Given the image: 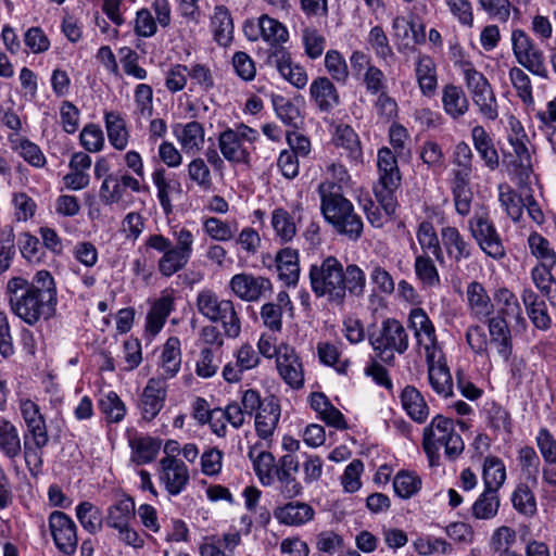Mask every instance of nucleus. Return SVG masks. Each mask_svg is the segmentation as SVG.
Returning a JSON list of instances; mask_svg holds the SVG:
<instances>
[{
    "label": "nucleus",
    "mask_w": 556,
    "mask_h": 556,
    "mask_svg": "<svg viewBox=\"0 0 556 556\" xmlns=\"http://www.w3.org/2000/svg\"><path fill=\"white\" fill-rule=\"evenodd\" d=\"M230 290L245 302H255L271 292L273 285L268 278L251 274H237L229 281Z\"/></svg>",
    "instance_id": "nucleus-12"
},
{
    "label": "nucleus",
    "mask_w": 556,
    "mask_h": 556,
    "mask_svg": "<svg viewBox=\"0 0 556 556\" xmlns=\"http://www.w3.org/2000/svg\"><path fill=\"white\" fill-rule=\"evenodd\" d=\"M501 500L498 491L485 489L477 497L471 506V514L476 519L490 520L493 519L500 509Z\"/></svg>",
    "instance_id": "nucleus-33"
},
{
    "label": "nucleus",
    "mask_w": 556,
    "mask_h": 556,
    "mask_svg": "<svg viewBox=\"0 0 556 556\" xmlns=\"http://www.w3.org/2000/svg\"><path fill=\"white\" fill-rule=\"evenodd\" d=\"M519 462L526 479L533 486L538 484V473L540 468V458L533 447L525 446L519 451Z\"/></svg>",
    "instance_id": "nucleus-60"
},
{
    "label": "nucleus",
    "mask_w": 556,
    "mask_h": 556,
    "mask_svg": "<svg viewBox=\"0 0 556 556\" xmlns=\"http://www.w3.org/2000/svg\"><path fill=\"white\" fill-rule=\"evenodd\" d=\"M218 147L223 156L229 162L247 163L249 152L232 128H227L218 136Z\"/></svg>",
    "instance_id": "nucleus-25"
},
{
    "label": "nucleus",
    "mask_w": 556,
    "mask_h": 556,
    "mask_svg": "<svg viewBox=\"0 0 556 556\" xmlns=\"http://www.w3.org/2000/svg\"><path fill=\"white\" fill-rule=\"evenodd\" d=\"M275 518L286 526H301L313 519L314 509L306 503L290 502L274 511Z\"/></svg>",
    "instance_id": "nucleus-26"
},
{
    "label": "nucleus",
    "mask_w": 556,
    "mask_h": 556,
    "mask_svg": "<svg viewBox=\"0 0 556 556\" xmlns=\"http://www.w3.org/2000/svg\"><path fill=\"white\" fill-rule=\"evenodd\" d=\"M254 471L263 485H271L275 481V457L267 451H260L253 465Z\"/></svg>",
    "instance_id": "nucleus-58"
},
{
    "label": "nucleus",
    "mask_w": 556,
    "mask_h": 556,
    "mask_svg": "<svg viewBox=\"0 0 556 556\" xmlns=\"http://www.w3.org/2000/svg\"><path fill=\"white\" fill-rule=\"evenodd\" d=\"M482 480L485 489L500 491L506 480V467L501 458L493 455L484 458Z\"/></svg>",
    "instance_id": "nucleus-35"
},
{
    "label": "nucleus",
    "mask_w": 556,
    "mask_h": 556,
    "mask_svg": "<svg viewBox=\"0 0 556 556\" xmlns=\"http://www.w3.org/2000/svg\"><path fill=\"white\" fill-rule=\"evenodd\" d=\"M509 80L520 100L525 104H532L534 100L529 75L520 67L514 66L509 70Z\"/></svg>",
    "instance_id": "nucleus-54"
},
{
    "label": "nucleus",
    "mask_w": 556,
    "mask_h": 556,
    "mask_svg": "<svg viewBox=\"0 0 556 556\" xmlns=\"http://www.w3.org/2000/svg\"><path fill=\"white\" fill-rule=\"evenodd\" d=\"M511 46L513 53L519 65L540 78H548L544 52L526 31L522 29L513 30Z\"/></svg>",
    "instance_id": "nucleus-7"
},
{
    "label": "nucleus",
    "mask_w": 556,
    "mask_h": 556,
    "mask_svg": "<svg viewBox=\"0 0 556 556\" xmlns=\"http://www.w3.org/2000/svg\"><path fill=\"white\" fill-rule=\"evenodd\" d=\"M211 27L215 41L223 47L231 43L233 38V23L229 11L225 7H216L211 20Z\"/></svg>",
    "instance_id": "nucleus-32"
},
{
    "label": "nucleus",
    "mask_w": 556,
    "mask_h": 556,
    "mask_svg": "<svg viewBox=\"0 0 556 556\" xmlns=\"http://www.w3.org/2000/svg\"><path fill=\"white\" fill-rule=\"evenodd\" d=\"M369 342L376 356L387 364L393 362L395 353L402 354L408 348L405 328L393 318L383 320L380 329L369 334Z\"/></svg>",
    "instance_id": "nucleus-6"
},
{
    "label": "nucleus",
    "mask_w": 556,
    "mask_h": 556,
    "mask_svg": "<svg viewBox=\"0 0 556 556\" xmlns=\"http://www.w3.org/2000/svg\"><path fill=\"white\" fill-rule=\"evenodd\" d=\"M280 418V406L275 397L265 399L262 409L255 414V430L262 440H269Z\"/></svg>",
    "instance_id": "nucleus-20"
},
{
    "label": "nucleus",
    "mask_w": 556,
    "mask_h": 556,
    "mask_svg": "<svg viewBox=\"0 0 556 556\" xmlns=\"http://www.w3.org/2000/svg\"><path fill=\"white\" fill-rule=\"evenodd\" d=\"M317 191L320 197V211L326 222L338 233L353 241L359 239L364 225L361 216L355 213L352 202L333 185L319 184Z\"/></svg>",
    "instance_id": "nucleus-2"
},
{
    "label": "nucleus",
    "mask_w": 556,
    "mask_h": 556,
    "mask_svg": "<svg viewBox=\"0 0 556 556\" xmlns=\"http://www.w3.org/2000/svg\"><path fill=\"white\" fill-rule=\"evenodd\" d=\"M528 247L531 255L538 260V264H556V251L542 235L532 232L528 237Z\"/></svg>",
    "instance_id": "nucleus-46"
},
{
    "label": "nucleus",
    "mask_w": 556,
    "mask_h": 556,
    "mask_svg": "<svg viewBox=\"0 0 556 556\" xmlns=\"http://www.w3.org/2000/svg\"><path fill=\"white\" fill-rule=\"evenodd\" d=\"M180 341L177 337H170L166 340L162 349L159 364V378L162 379L164 382L167 379L174 378L180 370Z\"/></svg>",
    "instance_id": "nucleus-19"
},
{
    "label": "nucleus",
    "mask_w": 556,
    "mask_h": 556,
    "mask_svg": "<svg viewBox=\"0 0 556 556\" xmlns=\"http://www.w3.org/2000/svg\"><path fill=\"white\" fill-rule=\"evenodd\" d=\"M271 226L280 242L291 241L296 233L293 217L283 208H275L271 213Z\"/></svg>",
    "instance_id": "nucleus-42"
},
{
    "label": "nucleus",
    "mask_w": 556,
    "mask_h": 556,
    "mask_svg": "<svg viewBox=\"0 0 556 556\" xmlns=\"http://www.w3.org/2000/svg\"><path fill=\"white\" fill-rule=\"evenodd\" d=\"M130 445L134 452V460L137 464H148L156 457L161 442L150 437H139L132 439Z\"/></svg>",
    "instance_id": "nucleus-44"
},
{
    "label": "nucleus",
    "mask_w": 556,
    "mask_h": 556,
    "mask_svg": "<svg viewBox=\"0 0 556 556\" xmlns=\"http://www.w3.org/2000/svg\"><path fill=\"white\" fill-rule=\"evenodd\" d=\"M309 94L320 111L328 112L340 103L339 92L327 77H317L309 87Z\"/></svg>",
    "instance_id": "nucleus-21"
},
{
    "label": "nucleus",
    "mask_w": 556,
    "mask_h": 556,
    "mask_svg": "<svg viewBox=\"0 0 556 556\" xmlns=\"http://www.w3.org/2000/svg\"><path fill=\"white\" fill-rule=\"evenodd\" d=\"M325 67L329 75L338 83L345 84L349 78V68L344 58L337 50H329L325 56Z\"/></svg>",
    "instance_id": "nucleus-59"
},
{
    "label": "nucleus",
    "mask_w": 556,
    "mask_h": 556,
    "mask_svg": "<svg viewBox=\"0 0 556 556\" xmlns=\"http://www.w3.org/2000/svg\"><path fill=\"white\" fill-rule=\"evenodd\" d=\"M173 306L174 299L170 294H163L153 303L147 316L146 329L149 333L155 336L161 331L173 311Z\"/></svg>",
    "instance_id": "nucleus-31"
},
{
    "label": "nucleus",
    "mask_w": 556,
    "mask_h": 556,
    "mask_svg": "<svg viewBox=\"0 0 556 556\" xmlns=\"http://www.w3.org/2000/svg\"><path fill=\"white\" fill-rule=\"evenodd\" d=\"M212 323H220L227 338L236 339L241 333V319L231 300L227 299L220 313L216 315Z\"/></svg>",
    "instance_id": "nucleus-39"
},
{
    "label": "nucleus",
    "mask_w": 556,
    "mask_h": 556,
    "mask_svg": "<svg viewBox=\"0 0 556 556\" xmlns=\"http://www.w3.org/2000/svg\"><path fill=\"white\" fill-rule=\"evenodd\" d=\"M257 27L264 40L273 43H281L288 40L287 28L277 20L263 15L258 20Z\"/></svg>",
    "instance_id": "nucleus-52"
},
{
    "label": "nucleus",
    "mask_w": 556,
    "mask_h": 556,
    "mask_svg": "<svg viewBox=\"0 0 556 556\" xmlns=\"http://www.w3.org/2000/svg\"><path fill=\"white\" fill-rule=\"evenodd\" d=\"M99 408L109 422H119L126 415V406L114 391L102 395L99 401Z\"/></svg>",
    "instance_id": "nucleus-47"
},
{
    "label": "nucleus",
    "mask_w": 556,
    "mask_h": 556,
    "mask_svg": "<svg viewBox=\"0 0 556 556\" xmlns=\"http://www.w3.org/2000/svg\"><path fill=\"white\" fill-rule=\"evenodd\" d=\"M161 481L172 495L180 494L189 482V470L186 464L175 456H165L160 460Z\"/></svg>",
    "instance_id": "nucleus-15"
},
{
    "label": "nucleus",
    "mask_w": 556,
    "mask_h": 556,
    "mask_svg": "<svg viewBox=\"0 0 556 556\" xmlns=\"http://www.w3.org/2000/svg\"><path fill=\"white\" fill-rule=\"evenodd\" d=\"M472 143L484 165L490 170H495L498 167V154L493 144V141L486 130L477 125L471 129Z\"/></svg>",
    "instance_id": "nucleus-27"
},
{
    "label": "nucleus",
    "mask_w": 556,
    "mask_h": 556,
    "mask_svg": "<svg viewBox=\"0 0 556 556\" xmlns=\"http://www.w3.org/2000/svg\"><path fill=\"white\" fill-rule=\"evenodd\" d=\"M467 306L470 315L478 320H486L493 312L494 305L485 288L478 281H471L466 288Z\"/></svg>",
    "instance_id": "nucleus-18"
},
{
    "label": "nucleus",
    "mask_w": 556,
    "mask_h": 556,
    "mask_svg": "<svg viewBox=\"0 0 556 556\" xmlns=\"http://www.w3.org/2000/svg\"><path fill=\"white\" fill-rule=\"evenodd\" d=\"M530 482H520L511 494L514 508L525 516H533L536 513V501Z\"/></svg>",
    "instance_id": "nucleus-38"
},
{
    "label": "nucleus",
    "mask_w": 556,
    "mask_h": 556,
    "mask_svg": "<svg viewBox=\"0 0 556 556\" xmlns=\"http://www.w3.org/2000/svg\"><path fill=\"white\" fill-rule=\"evenodd\" d=\"M0 450L9 458L20 455L22 446L16 427L0 418Z\"/></svg>",
    "instance_id": "nucleus-40"
},
{
    "label": "nucleus",
    "mask_w": 556,
    "mask_h": 556,
    "mask_svg": "<svg viewBox=\"0 0 556 556\" xmlns=\"http://www.w3.org/2000/svg\"><path fill=\"white\" fill-rule=\"evenodd\" d=\"M193 417L204 424V422H211V426L213 428V431L218 435H225L226 432V426L225 424L217 425V417L218 415H214V409L210 410L207 402L202 399L198 397L193 403Z\"/></svg>",
    "instance_id": "nucleus-61"
},
{
    "label": "nucleus",
    "mask_w": 556,
    "mask_h": 556,
    "mask_svg": "<svg viewBox=\"0 0 556 556\" xmlns=\"http://www.w3.org/2000/svg\"><path fill=\"white\" fill-rule=\"evenodd\" d=\"M174 238L175 245L170 239L160 233L150 235L146 241L147 248L163 254L157 262V269L164 277H172L182 270L192 255L194 237L189 229L175 231Z\"/></svg>",
    "instance_id": "nucleus-3"
},
{
    "label": "nucleus",
    "mask_w": 556,
    "mask_h": 556,
    "mask_svg": "<svg viewBox=\"0 0 556 556\" xmlns=\"http://www.w3.org/2000/svg\"><path fill=\"white\" fill-rule=\"evenodd\" d=\"M556 264H536L530 273L531 280L543 296L556 306V278L552 274Z\"/></svg>",
    "instance_id": "nucleus-28"
},
{
    "label": "nucleus",
    "mask_w": 556,
    "mask_h": 556,
    "mask_svg": "<svg viewBox=\"0 0 556 556\" xmlns=\"http://www.w3.org/2000/svg\"><path fill=\"white\" fill-rule=\"evenodd\" d=\"M459 66L470 96L491 87L486 77L470 61H462Z\"/></svg>",
    "instance_id": "nucleus-55"
},
{
    "label": "nucleus",
    "mask_w": 556,
    "mask_h": 556,
    "mask_svg": "<svg viewBox=\"0 0 556 556\" xmlns=\"http://www.w3.org/2000/svg\"><path fill=\"white\" fill-rule=\"evenodd\" d=\"M377 166L379 170V182L389 186L400 185L401 177L396 159L390 149L383 148L379 150Z\"/></svg>",
    "instance_id": "nucleus-36"
},
{
    "label": "nucleus",
    "mask_w": 556,
    "mask_h": 556,
    "mask_svg": "<svg viewBox=\"0 0 556 556\" xmlns=\"http://www.w3.org/2000/svg\"><path fill=\"white\" fill-rule=\"evenodd\" d=\"M127 189L139 192V180L128 174L106 176L101 184L99 197L104 205L117 204L124 200Z\"/></svg>",
    "instance_id": "nucleus-14"
},
{
    "label": "nucleus",
    "mask_w": 556,
    "mask_h": 556,
    "mask_svg": "<svg viewBox=\"0 0 556 556\" xmlns=\"http://www.w3.org/2000/svg\"><path fill=\"white\" fill-rule=\"evenodd\" d=\"M76 516L85 530L96 533L102 528V516L98 507L90 502H81L76 507Z\"/></svg>",
    "instance_id": "nucleus-51"
},
{
    "label": "nucleus",
    "mask_w": 556,
    "mask_h": 556,
    "mask_svg": "<svg viewBox=\"0 0 556 556\" xmlns=\"http://www.w3.org/2000/svg\"><path fill=\"white\" fill-rule=\"evenodd\" d=\"M442 104L445 113L457 119L469 110V100L460 86L447 84L442 90Z\"/></svg>",
    "instance_id": "nucleus-24"
},
{
    "label": "nucleus",
    "mask_w": 556,
    "mask_h": 556,
    "mask_svg": "<svg viewBox=\"0 0 556 556\" xmlns=\"http://www.w3.org/2000/svg\"><path fill=\"white\" fill-rule=\"evenodd\" d=\"M419 345L425 349L429 382L432 388L445 396L452 394L453 380L445 356L438 345L435 328L425 311L419 308Z\"/></svg>",
    "instance_id": "nucleus-4"
},
{
    "label": "nucleus",
    "mask_w": 556,
    "mask_h": 556,
    "mask_svg": "<svg viewBox=\"0 0 556 556\" xmlns=\"http://www.w3.org/2000/svg\"><path fill=\"white\" fill-rule=\"evenodd\" d=\"M299 471V462L291 455L287 454L280 457L275 469V477L280 484L279 491L285 498H293L301 494L302 485L293 476Z\"/></svg>",
    "instance_id": "nucleus-16"
},
{
    "label": "nucleus",
    "mask_w": 556,
    "mask_h": 556,
    "mask_svg": "<svg viewBox=\"0 0 556 556\" xmlns=\"http://www.w3.org/2000/svg\"><path fill=\"white\" fill-rule=\"evenodd\" d=\"M5 296L11 312L28 326L48 321L56 314L58 290L48 270L37 271L31 281L23 277L10 278Z\"/></svg>",
    "instance_id": "nucleus-1"
},
{
    "label": "nucleus",
    "mask_w": 556,
    "mask_h": 556,
    "mask_svg": "<svg viewBox=\"0 0 556 556\" xmlns=\"http://www.w3.org/2000/svg\"><path fill=\"white\" fill-rule=\"evenodd\" d=\"M305 53L308 58L315 60L319 58L326 47L325 37L314 28H305L302 35Z\"/></svg>",
    "instance_id": "nucleus-62"
},
{
    "label": "nucleus",
    "mask_w": 556,
    "mask_h": 556,
    "mask_svg": "<svg viewBox=\"0 0 556 556\" xmlns=\"http://www.w3.org/2000/svg\"><path fill=\"white\" fill-rule=\"evenodd\" d=\"M419 89L427 98L437 96V68L434 62L429 56L419 58Z\"/></svg>",
    "instance_id": "nucleus-41"
},
{
    "label": "nucleus",
    "mask_w": 556,
    "mask_h": 556,
    "mask_svg": "<svg viewBox=\"0 0 556 556\" xmlns=\"http://www.w3.org/2000/svg\"><path fill=\"white\" fill-rule=\"evenodd\" d=\"M309 281L313 292L318 298H327L330 302L342 303L345 298V275L342 264L328 256L320 264L309 269Z\"/></svg>",
    "instance_id": "nucleus-5"
},
{
    "label": "nucleus",
    "mask_w": 556,
    "mask_h": 556,
    "mask_svg": "<svg viewBox=\"0 0 556 556\" xmlns=\"http://www.w3.org/2000/svg\"><path fill=\"white\" fill-rule=\"evenodd\" d=\"M279 278L288 286H294L300 276L299 254L291 248H285L276 255Z\"/></svg>",
    "instance_id": "nucleus-30"
},
{
    "label": "nucleus",
    "mask_w": 556,
    "mask_h": 556,
    "mask_svg": "<svg viewBox=\"0 0 556 556\" xmlns=\"http://www.w3.org/2000/svg\"><path fill=\"white\" fill-rule=\"evenodd\" d=\"M471 236L480 249L494 260L505 256V248L492 220L486 215H475L469 220Z\"/></svg>",
    "instance_id": "nucleus-8"
},
{
    "label": "nucleus",
    "mask_w": 556,
    "mask_h": 556,
    "mask_svg": "<svg viewBox=\"0 0 556 556\" xmlns=\"http://www.w3.org/2000/svg\"><path fill=\"white\" fill-rule=\"evenodd\" d=\"M175 134L186 153L200 151L204 143V129L199 122H189L181 127L180 131L176 128Z\"/></svg>",
    "instance_id": "nucleus-34"
},
{
    "label": "nucleus",
    "mask_w": 556,
    "mask_h": 556,
    "mask_svg": "<svg viewBox=\"0 0 556 556\" xmlns=\"http://www.w3.org/2000/svg\"><path fill=\"white\" fill-rule=\"evenodd\" d=\"M494 300L498 305L497 315L504 317H514L517 321H523L521 317V307L517 296L507 288H501L494 294Z\"/></svg>",
    "instance_id": "nucleus-48"
},
{
    "label": "nucleus",
    "mask_w": 556,
    "mask_h": 556,
    "mask_svg": "<svg viewBox=\"0 0 556 556\" xmlns=\"http://www.w3.org/2000/svg\"><path fill=\"white\" fill-rule=\"evenodd\" d=\"M105 126L110 143L117 150H124L128 144L126 123L117 112L105 113Z\"/></svg>",
    "instance_id": "nucleus-37"
},
{
    "label": "nucleus",
    "mask_w": 556,
    "mask_h": 556,
    "mask_svg": "<svg viewBox=\"0 0 556 556\" xmlns=\"http://www.w3.org/2000/svg\"><path fill=\"white\" fill-rule=\"evenodd\" d=\"M266 65L278 71L280 76L298 89L307 85L308 76L306 71L298 63H294L291 54L283 47H275L266 59Z\"/></svg>",
    "instance_id": "nucleus-9"
},
{
    "label": "nucleus",
    "mask_w": 556,
    "mask_h": 556,
    "mask_svg": "<svg viewBox=\"0 0 556 556\" xmlns=\"http://www.w3.org/2000/svg\"><path fill=\"white\" fill-rule=\"evenodd\" d=\"M498 200L507 215L514 222H518L522 215L523 206L526 205L521 197L509 185L501 184L498 186Z\"/></svg>",
    "instance_id": "nucleus-45"
},
{
    "label": "nucleus",
    "mask_w": 556,
    "mask_h": 556,
    "mask_svg": "<svg viewBox=\"0 0 556 556\" xmlns=\"http://www.w3.org/2000/svg\"><path fill=\"white\" fill-rule=\"evenodd\" d=\"M393 37L401 52L413 54L416 51L417 31L413 15L399 16L393 21Z\"/></svg>",
    "instance_id": "nucleus-23"
},
{
    "label": "nucleus",
    "mask_w": 556,
    "mask_h": 556,
    "mask_svg": "<svg viewBox=\"0 0 556 556\" xmlns=\"http://www.w3.org/2000/svg\"><path fill=\"white\" fill-rule=\"evenodd\" d=\"M276 367L281 379L292 389H300L304 384V369L301 358L294 348L280 343Z\"/></svg>",
    "instance_id": "nucleus-11"
},
{
    "label": "nucleus",
    "mask_w": 556,
    "mask_h": 556,
    "mask_svg": "<svg viewBox=\"0 0 556 556\" xmlns=\"http://www.w3.org/2000/svg\"><path fill=\"white\" fill-rule=\"evenodd\" d=\"M187 168L189 179L195 182L200 189L203 191H208L212 189L213 181L211 170L203 159H193L188 164Z\"/></svg>",
    "instance_id": "nucleus-57"
},
{
    "label": "nucleus",
    "mask_w": 556,
    "mask_h": 556,
    "mask_svg": "<svg viewBox=\"0 0 556 556\" xmlns=\"http://www.w3.org/2000/svg\"><path fill=\"white\" fill-rule=\"evenodd\" d=\"M442 241L448 254L453 255L457 262L469 257L470 253L467 242L455 227H445L442 229Z\"/></svg>",
    "instance_id": "nucleus-49"
},
{
    "label": "nucleus",
    "mask_w": 556,
    "mask_h": 556,
    "mask_svg": "<svg viewBox=\"0 0 556 556\" xmlns=\"http://www.w3.org/2000/svg\"><path fill=\"white\" fill-rule=\"evenodd\" d=\"M80 143L89 152H99L104 144V136L96 124L86 125L80 132Z\"/></svg>",
    "instance_id": "nucleus-64"
},
{
    "label": "nucleus",
    "mask_w": 556,
    "mask_h": 556,
    "mask_svg": "<svg viewBox=\"0 0 556 556\" xmlns=\"http://www.w3.org/2000/svg\"><path fill=\"white\" fill-rule=\"evenodd\" d=\"M136 516L135 502L130 496H123L108 508L105 522L115 530L130 523Z\"/></svg>",
    "instance_id": "nucleus-29"
},
{
    "label": "nucleus",
    "mask_w": 556,
    "mask_h": 556,
    "mask_svg": "<svg viewBox=\"0 0 556 556\" xmlns=\"http://www.w3.org/2000/svg\"><path fill=\"white\" fill-rule=\"evenodd\" d=\"M459 66L470 96L491 87L486 77L470 61H462Z\"/></svg>",
    "instance_id": "nucleus-56"
},
{
    "label": "nucleus",
    "mask_w": 556,
    "mask_h": 556,
    "mask_svg": "<svg viewBox=\"0 0 556 556\" xmlns=\"http://www.w3.org/2000/svg\"><path fill=\"white\" fill-rule=\"evenodd\" d=\"M49 527L56 548L65 555H73L78 539L76 525L71 517L62 511H53L49 517Z\"/></svg>",
    "instance_id": "nucleus-10"
},
{
    "label": "nucleus",
    "mask_w": 556,
    "mask_h": 556,
    "mask_svg": "<svg viewBox=\"0 0 556 556\" xmlns=\"http://www.w3.org/2000/svg\"><path fill=\"white\" fill-rule=\"evenodd\" d=\"M479 113L489 121L498 117V104L492 86L471 96Z\"/></svg>",
    "instance_id": "nucleus-53"
},
{
    "label": "nucleus",
    "mask_w": 556,
    "mask_h": 556,
    "mask_svg": "<svg viewBox=\"0 0 556 556\" xmlns=\"http://www.w3.org/2000/svg\"><path fill=\"white\" fill-rule=\"evenodd\" d=\"M453 421L442 416H437L424 430L422 447L428 456L430 466H438L440 459V447L443 446L445 438L451 434Z\"/></svg>",
    "instance_id": "nucleus-13"
},
{
    "label": "nucleus",
    "mask_w": 556,
    "mask_h": 556,
    "mask_svg": "<svg viewBox=\"0 0 556 556\" xmlns=\"http://www.w3.org/2000/svg\"><path fill=\"white\" fill-rule=\"evenodd\" d=\"M166 397V384L160 378L148 380L140 400L142 416L147 420H152L162 409Z\"/></svg>",
    "instance_id": "nucleus-17"
},
{
    "label": "nucleus",
    "mask_w": 556,
    "mask_h": 556,
    "mask_svg": "<svg viewBox=\"0 0 556 556\" xmlns=\"http://www.w3.org/2000/svg\"><path fill=\"white\" fill-rule=\"evenodd\" d=\"M486 319L491 344H494L498 355L504 361H507L511 354V339L507 317L496 314L495 316Z\"/></svg>",
    "instance_id": "nucleus-22"
},
{
    "label": "nucleus",
    "mask_w": 556,
    "mask_h": 556,
    "mask_svg": "<svg viewBox=\"0 0 556 556\" xmlns=\"http://www.w3.org/2000/svg\"><path fill=\"white\" fill-rule=\"evenodd\" d=\"M226 301L227 299H219L214 291L203 289L197 294L195 306L203 317L213 321Z\"/></svg>",
    "instance_id": "nucleus-43"
},
{
    "label": "nucleus",
    "mask_w": 556,
    "mask_h": 556,
    "mask_svg": "<svg viewBox=\"0 0 556 556\" xmlns=\"http://www.w3.org/2000/svg\"><path fill=\"white\" fill-rule=\"evenodd\" d=\"M14 149L30 165L42 167L46 164V157L40 148L27 139H20Z\"/></svg>",
    "instance_id": "nucleus-63"
},
{
    "label": "nucleus",
    "mask_w": 556,
    "mask_h": 556,
    "mask_svg": "<svg viewBox=\"0 0 556 556\" xmlns=\"http://www.w3.org/2000/svg\"><path fill=\"white\" fill-rule=\"evenodd\" d=\"M419 245L425 256L432 255L435 260L443 261V253L432 224L422 223L419 225Z\"/></svg>",
    "instance_id": "nucleus-50"
}]
</instances>
